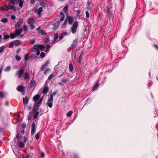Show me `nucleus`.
I'll return each instance as SVG.
<instances>
[{
	"label": "nucleus",
	"mask_w": 158,
	"mask_h": 158,
	"mask_svg": "<svg viewBox=\"0 0 158 158\" xmlns=\"http://www.w3.org/2000/svg\"><path fill=\"white\" fill-rule=\"evenodd\" d=\"M77 17L78 16H79V14L80 13V11L78 10H77Z\"/></svg>",
	"instance_id": "680f3d73"
},
{
	"label": "nucleus",
	"mask_w": 158,
	"mask_h": 158,
	"mask_svg": "<svg viewBox=\"0 0 158 158\" xmlns=\"http://www.w3.org/2000/svg\"><path fill=\"white\" fill-rule=\"evenodd\" d=\"M29 59H30V58L28 57V54H25L24 58L25 62H26Z\"/></svg>",
	"instance_id": "412c9836"
},
{
	"label": "nucleus",
	"mask_w": 158,
	"mask_h": 158,
	"mask_svg": "<svg viewBox=\"0 0 158 158\" xmlns=\"http://www.w3.org/2000/svg\"><path fill=\"white\" fill-rule=\"evenodd\" d=\"M24 2V0H17V4H19V7L22 8L23 6V4Z\"/></svg>",
	"instance_id": "ddd939ff"
},
{
	"label": "nucleus",
	"mask_w": 158,
	"mask_h": 158,
	"mask_svg": "<svg viewBox=\"0 0 158 158\" xmlns=\"http://www.w3.org/2000/svg\"><path fill=\"white\" fill-rule=\"evenodd\" d=\"M45 47V46L43 45H35L33 46V49H43Z\"/></svg>",
	"instance_id": "6e6552de"
},
{
	"label": "nucleus",
	"mask_w": 158,
	"mask_h": 158,
	"mask_svg": "<svg viewBox=\"0 0 158 158\" xmlns=\"http://www.w3.org/2000/svg\"><path fill=\"white\" fill-rule=\"evenodd\" d=\"M30 26L31 30H33L35 28V26L32 24L30 25Z\"/></svg>",
	"instance_id": "13d9d810"
},
{
	"label": "nucleus",
	"mask_w": 158,
	"mask_h": 158,
	"mask_svg": "<svg viewBox=\"0 0 158 158\" xmlns=\"http://www.w3.org/2000/svg\"><path fill=\"white\" fill-rule=\"evenodd\" d=\"M10 35H4L3 39L4 40L8 39L10 38Z\"/></svg>",
	"instance_id": "473e14b6"
},
{
	"label": "nucleus",
	"mask_w": 158,
	"mask_h": 158,
	"mask_svg": "<svg viewBox=\"0 0 158 158\" xmlns=\"http://www.w3.org/2000/svg\"><path fill=\"white\" fill-rule=\"evenodd\" d=\"M42 11V8L41 7H40L37 11V14L38 17H40L41 16V13Z\"/></svg>",
	"instance_id": "f3484780"
},
{
	"label": "nucleus",
	"mask_w": 158,
	"mask_h": 158,
	"mask_svg": "<svg viewBox=\"0 0 158 158\" xmlns=\"http://www.w3.org/2000/svg\"><path fill=\"white\" fill-rule=\"evenodd\" d=\"M40 5L42 6L43 7H45L47 6V4L43 2H40Z\"/></svg>",
	"instance_id": "c756f323"
},
{
	"label": "nucleus",
	"mask_w": 158,
	"mask_h": 158,
	"mask_svg": "<svg viewBox=\"0 0 158 158\" xmlns=\"http://www.w3.org/2000/svg\"><path fill=\"white\" fill-rule=\"evenodd\" d=\"M10 66H8L5 68V71H8L10 70Z\"/></svg>",
	"instance_id": "603ef678"
},
{
	"label": "nucleus",
	"mask_w": 158,
	"mask_h": 158,
	"mask_svg": "<svg viewBox=\"0 0 158 158\" xmlns=\"http://www.w3.org/2000/svg\"><path fill=\"white\" fill-rule=\"evenodd\" d=\"M4 47L3 45L0 47V53L4 50Z\"/></svg>",
	"instance_id": "49530a36"
},
{
	"label": "nucleus",
	"mask_w": 158,
	"mask_h": 158,
	"mask_svg": "<svg viewBox=\"0 0 158 158\" xmlns=\"http://www.w3.org/2000/svg\"><path fill=\"white\" fill-rule=\"evenodd\" d=\"M18 145L19 147L21 148H23L24 147L23 143L21 141H20L19 142Z\"/></svg>",
	"instance_id": "4be33fe9"
},
{
	"label": "nucleus",
	"mask_w": 158,
	"mask_h": 158,
	"mask_svg": "<svg viewBox=\"0 0 158 158\" xmlns=\"http://www.w3.org/2000/svg\"><path fill=\"white\" fill-rule=\"evenodd\" d=\"M37 110H34V108L33 110V112H34V114L33 116V119L34 120H35V119H36V118L37 117V115H38L39 112L37 110Z\"/></svg>",
	"instance_id": "9d476101"
},
{
	"label": "nucleus",
	"mask_w": 158,
	"mask_h": 158,
	"mask_svg": "<svg viewBox=\"0 0 158 158\" xmlns=\"http://www.w3.org/2000/svg\"><path fill=\"white\" fill-rule=\"evenodd\" d=\"M82 55H83V53H81V54L79 56V57L78 58V62L79 63H81Z\"/></svg>",
	"instance_id": "cd10ccee"
},
{
	"label": "nucleus",
	"mask_w": 158,
	"mask_h": 158,
	"mask_svg": "<svg viewBox=\"0 0 158 158\" xmlns=\"http://www.w3.org/2000/svg\"><path fill=\"white\" fill-rule=\"evenodd\" d=\"M73 112L72 111H69L66 114V115L67 116H70L72 114Z\"/></svg>",
	"instance_id": "58836bf2"
},
{
	"label": "nucleus",
	"mask_w": 158,
	"mask_h": 158,
	"mask_svg": "<svg viewBox=\"0 0 158 158\" xmlns=\"http://www.w3.org/2000/svg\"><path fill=\"white\" fill-rule=\"evenodd\" d=\"M43 98V97H42L40 99L38 102L35 103L34 104V110H37L38 109L39 107V105L41 104Z\"/></svg>",
	"instance_id": "20e7f679"
},
{
	"label": "nucleus",
	"mask_w": 158,
	"mask_h": 158,
	"mask_svg": "<svg viewBox=\"0 0 158 158\" xmlns=\"http://www.w3.org/2000/svg\"><path fill=\"white\" fill-rule=\"evenodd\" d=\"M53 102V99L52 98H49L47 100V105L50 108H51L52 106V102Z\"/></svg>",
	"instance_id": "0eeeda50"
},
{
	"label": "nucleus",
	"mask_w": 158,
	"mask_h": 158,
	"mask_svg": "<svg viewBox=\"0 0 158 158\" xmlns=\"http://www.w3.org/2000/svg\"><path fill=\"white\" fill-rule=\"evenodd\" d=\"M78 26V23L77 21H75L73 23L72 27L70 28V31L73 34L75 33Z\"/></svg>",
	"instance_id": "f257e3e1"
},
{
	"label": "nucleus",
	"mask_w": 158,
	"mask_h": 158,
	"mask_svg": "<svg viewBox=\"0 0 158 158\" xmlns=\"http://www.w3.org/2000/svg\"><path fill=\"white\" fill-rule=\"evenodd\" d=\"M46 67V66H45V65L44 64V65H43L41 68V71H42L45 68V67Z\"/></svg>",
	"instance_id": "6e6d98bb"
},
{
	"label": "nucleus",
	"mask_w": 158,
	"mask_h": 158,
	"mask_svg": "<svg viewBox=\"0 0 158 158\" xmlns=\"http://www.w3.org/2000/svg\"><path fill=\"white\" fill-rule=\"evenodd\" d=\"M3 69V66H2L0 68V75L1 74Z\"/></svg>",
	"instance_id": "e2e57ef3"
},
{
	"label": "nucleus",
	"mask_w": 158,
	"mask_h": 158,
	"mask_svg": "<svg viewBox=\"0 0 158 158\" xmlns=\"http://www.w3.org/2000/svg\"><path fill=\"white\" fill-rule=\"evenodd\" d=\"M30 76L28 72H25L23 74V77L25 80H29L30 78Z\"/></svg>",
	"instance_id": "1a4fd4ad"
},
{
	"label": "nucleus",
	"mask_w": 158,
	"mask_h": 158,
	"mask_svg": "<svg viewBox=\"0 0 158 158\" xmlns=\"http://www.w3.org/2000/svg\"><path fill=\"white\" fill-rule=\"evenodd\" d=\"M68 5H66L63 8V10L65 12L68 11Z\"/></svg>",
	"instance_id": "f704fd0d"
},
{
	"label": "nucleus",
	"mask_w": 158,
	"mask_h": 158,
	"mask_svg": "<svg viewBox=\"0 0 158 158\" xmlns=\"http://www.w3.org/2000/svg\"><path fill=\"white\" fill-rule=\"evenodd\" d=\"M34 50H36V54L37 55H39L40 54V51L39 49H33ZM34 52H35V50L34 51Z\"/></svg>",
	"instance_id": "09e8293b"
},
{
	"label": "nucleus",
	"mask_w": 158,
	"mask_h": 158,
	"mask_svg": "<svg viewBox=\"0 0 158 158\" xmlns=\"http://www.w3.org/2000/svg\"><path fill=\"white\" fill-rule=\"evenodd\" d=\"M39 135L38 134H36L35 136V138L36 139H39Z\"/></svg>",
	"instance_id": "bf43d9fd"
},
{
	"label": "nucleus",
	"mask_w": 158,
	"mask_h": 158,
	"mask_svg": "<svg viewBox=\"0 0 158 158\" xmlns=\"http://www.w3.org/2000/svg\"><path fill=\"white\" fill-rule=\"evenodd\" d=\"M23 18H20L19 19V22H18V23H19L20 25H21L23 24Z\"/></svg>",
	"instance_id": "79ce46f5"
},
{
	"label": "nucleus",
	"mask_w": 158,
	"mask_h": 158,
	"mask_svg": "<svg viewBox=\"0 0 158 158\" xmlns=\"http://www.w3.org/2000/svg\"><path fill=\"white\" fill-rule=\"evenodd\" d=\"M106 11L107 14L110 15H112V12L109 9V8L107 6L106 7Z\"/></svg>",
	"instance_id": "c85d7f7f"
},
{
	"label": "nucleus",
	"mask_w": 158,
	"mask_h": 158,
	"mask_svg": "<svg viewBox=\"0 0 158 158\" xmlns=\"http://www.w3.org/2000/svg\"><path fill=\"white\" fill-rule=\"evenodd\" d=\"M40 56L42 57L43 58L45 56V53L44 52H42L40 54Z\"/></svg>",
	"instance_id": "4d7b16f0"
},
{
	"label": "nucleus",
	"mask_w": 158,
	"mask_h": 158,
	"mask_svg": "<svg viewBox=\"0 0 158 158\" xmlns=\"http://www.w3.org/2000/svg\"><path fill=\"white\" fill-rule=\"evenodd\" d=\"M36 81L35 80H31L29 84V85L30 88H33L35 86Z\"/></svg>",
	"instance_id": "f8f14e48"
},
{
	"label": "nucleus",
	"mask_w": 158,
	"mask_h": 158,
	"mask_svg": "<svg viewBox=\"0 0 158 158\" xmlns=\"http://www.w3.org/2000/svg\"><path fill=\"white\" fill-rule=\"evenodd\" d=\"M23 29L24 31H27L28 30V28L27 27L26 25H23Z\"/></svg>",
	"instance_id": "a18cd8bd"
},
{
	"label": "nucleus",
	"mask_w": 158,
	"mask_h": 158,
	"mask_svg": "<svg viewBox=\"0 0 158 158\" xmlns=\"http://www.w3.org/2000/svg\"><path fill=\"white\" fill-rule=\"evenodd\" d=\"M21 25L19 23H17L15 25V29L19 28L20 27Z\"/></svg>",
	"instance_id": "e433bc0d"
},
{
	"label": "nucleus",
	"mask_w": 158,
	"mask_h": 158,
	"mask_svg": "<svg viewBox=\"0 0 158 158\" xmlns=\"http://www.w3.org/2000/svg\"><path fill=\"white\" fill-rule=\"evenodd\" d=\"M57 93V91H55L53 94H50V98H52V99H53V97Z\"/></svg>",
	"instance_id": "37998d69"
},
{
	"label": "nucleus",
	"mask_w": 158,
	"mask_h": 158,
	"mask_svg": "<svg viewBox=\"0 0 158 158\" xmlns=\"http://www.w3.org/2000/svg\"><path fill=\"white\" fill-rule=\"evenodd\" d=\"M8 19L6 18H4L1 19V21L3 23H6L7 22Z\"/></svg>",
	"instance_id": "ea45409f"
},
{
	"label": "nucleus",
	"mask_w": 158,
	"mask_h": 158,
	"mask_svg": "<svg viewBox=\"0 0 158 158\" xmlns=\"http://www.w3.org/2000/svg\"><path fill=\"white\" fill-rule=\"evenodd\" d=\"M40 96L39 95L37 94L34 96L33 98V100L35 102H36L40 98Z\"/></svg>",
	"instance_id": "a211bd4d"
},
{
	"label": "nucleus",
	"mask_w": 158,
	"mask_h": 158,
	"mask_svg": "<svg viewBox=\"0 0 158 158\" xmlns=\"http://www.w3.org/2000/svg\"><path fill=\"white\" fill-rule=\"evenodd\" d=\"M14 45V41L11 42L9 44V48H11L13 47Z\"/></svg>",
	"instance_id": "72a5a7b5"
},
{
	"label": "nucleus",
	"mask_w": 158,
	"mask_h": 158,
	"mask_svg": "<svg viewBox=\"0 0 158 158\" xmlns=\"http://www.w3.org/2000/svg\"><path fill=\"white\" fill-rule=\"evenodd\" d=\"M35 21V19L32 18H29L27 20V23L29 25L33 24Z\"/></svg>",
	"instance_id": "9b49d317"
},
{
	"label": "nucleus",
	"mask_w": 158,
	"mask_h": 158,
	"mask_svg": "<svg viewBox=\"0 0 158 158\" xmlns=\"http://www.w3.org/2000/svg\"><path fill=\"white\" fill-rule=\"evenodd\" d=\"M48 90V86H44V88L42 90V93L44 94V95L46 94Z\"/></svg>",
	"instance_id": "4468645a"
},
{
	"label": "nucleus",
	"mask_w": 158,
	"mask_h": 158,
	"mask_svg": "<svg viewBox=\"0 0 158 158\" xmlns=\"http://www.w3.org/2000/svg\"><path fill=\"white\" fill-rule=\"evenodd\" d=\"M4 7L6 9V10L9 9L13 10L14 11H16V8L14 6V5L5 6Z\"/></svg>",
	"instance_id": "39448f33"
},
{
	"label": "nucleus",
	"mask_w": 158,
	"mask_h": 158,
	"mask_svg": "<svg viewBox=\"0 0 158 158\" xmlns=\"http://www.w3.org/2000/svg\"><path fill=\"white\" fill-rule=\"evenodd\" d=\"M39 33H40L41 35H46V33L43 30H41L40 31Z\"/></svg>",
	"instance_id": "4c0bfd02"
},
{
	"label": "nucleus",
	"mask_w": 158,
	"mask_h": 158,
	"mask_svg": "<svg viewBox=\"0 0 158 158\" xmlns=\"http://www.w3.org/2000/svg\"><path fill=\"white\" fill-rule=\"evenodd\" d=\"M50 63L49 60H48L46 62V63L44 64L46 67Z\"/></svg>",
	"instance_id": "338daca9"
},
{
	"label": "nucleus",
	"mask_w": 158,
	"mask_h": 158,
	"mask_svg": "<svg viewBox=\"0 0 158 158\" xmlns=\"http://www.w3.org/2000/svg\"><path fill=\"white\" fill-rule=\"evenodd\" d=\"M67 21L66 19H65L64 20L63 25L64 26H65L67 23Z\"/></svg>",
	"instance_id": "774afa93"
},
{
	"label": "nucleus",
	"mask_w": 158,
	"mask_h": 158,
	"mask_svg": "<svg viewBox=\"0 0 158 158\" xmlns=\"http://www.w3.org/2000/svg\"><path fill=\"white\" fill-rule=\"evenodd\" d=\"M14 45L15 46H18L20 44H21L22 43V41H21L16 40H15L14 41Z\"/></svg>",
	"instance_id": "dca6fc26"
},
{
	"label": "nucleus",
	"mask_w": 158,
	"mask_h": 158,
	"mask_svg": "<svg viewBox=\"0 0 158 158\" xmlns=\"http://www.w3.org/2000/svg\"><path fill=\"white\" fill-rule=\"evenodd\" d=\"M11 19L14 20L15 19L16 17L14 15H13L11 16Z\"/></svg>",
	"instance_id": "0e129e2a"
},
{
	"label": "nucleus",
	"mask_w": 158,
	"mask_h": 158,
	"mask_svg": "<svg viewBox=\"0 0 158 158\" xmlns=\"http://www.w3.org/2000/svg\"><path fill=\"white\" fill-rule=\"evenodd\" d=\"M4 95V94L2 92L0 91V98H3Z\"/></svg>",
	"instance_id": "864d4df0"
},
{
	"label": "nucleus",
	"mask_w": 158,
	"mask_h": 158,
	"mask_svg": "<svg viewBox=\"0 0 158 158\" xmlns=\"http://www.w3.org/2000/svg\"><path fill=\"white\" fill-rule=\"evenodd\" d=\"M29 100V98L27 96L25 98H23V103L24 104H25V105L27 104L28 103Z\"/></svg>",
	"instance_id": "2eb2a0df"
},
{
	"label": "nucleus",
	"mask_w": 158,
	"mask_h": 158,
	"mask_svg": "<svg viewBox=\"0 0 158 158\" xmlns=\"http://www.w3.org/2000/svg\"><path fill=\"white\" fill-rule=\"evenodd\" d=\"M98 82H97L96 84H95V85L94 86L93 88V91L95 90L98 87Z\"/></svg>",
	"instance_id": "7c9ffc66"
},
{
	"label": "nucleus",
	"mask_w": 158,
	"mask_h": 158,
	"mask_svg": "<svg viewBox=\"0 0 158 158\" xmlns=\"http://www.w3.org/2000/svg\"><path fill=\"white\" fill-rule=\"evenodd\" d=\"M10 36L11 39H13L15 38L17 36L15 33H11L10 34Z\"/></svg>",
	"instance_id": "5701e85b"
},
{
	"label": "nucleus",
	"mask_w": 158,
	"mask_h": 158,
	"mask_svg": "<svg viewBox=\"0 0 158 158\" xmlns=\"http://www.w3.org/2000/svg\"><path fill=\"white\" fill-rule=\"evenodd\" d=\"M24 71V69H20L19 70L17 71L16 75L18 76V78H20L21 77L23 74V73Z\"/></svg>",
	"instance_id": "7ed1b4c3"
},
{
	"label": "nucleus",
	"mask_w": 158,
	"mask_h": 158,
	"mask_svg": "<svg viewBox=\"0 0 158 158\" xmlns=\"http://www.w3.org/2000/svg\"><path fill=\"white\" fill-rule=\"evenodd\" d=\"M5 6H4L2 7H0V10H1L2 11H3L4 10H6V9L5 8Z\"/></svg>",
	"instance_id": "5fc2aeb1"
},
{
	"label": "nucleus",
	"mask_w": 158,
	"mask_h": 158,
	"mask_svg": "<svg viewBox=\"0 0 158 158\" xmlns=\"http://www.w3.org/2000/svg\"><path fill=\"white\" fill-rule=\"evenodd\" d=\"M60 23V21H59L56 23V25H54V26L52 27L53 30H56L57 28L58 27Z\"/></svg>",
	"instance_id": "aec40b11"
},
{
	"label": "nucleus",
	"mask_w": 158,
	"mask_h": 158,
	"mask_svg": "<svg viewBox=\"0 0 158 158\" xmlns=\"http://www.w3.org/2000/svg\"><path fill=\"white\" fill-rule=\"evenodd\" d=\"M68 34V33L67 32H64L63 33H62L60 36H59V39L60 40H61L64 37V36L65 35H67Z\"/></svg>",
	"instance_id": "6ab92c4d"
},
{
	"label": "nucleus",
	"mask_w": 158,
	"mask_h": 158,
	"mask_svg": "<svg viewBox=\"0 0 158 158\" xmlns=\"http://www.w3.org/2000/svg\"><path fill=\"white\" fill-rule=\"evenodd\" d=\"M26 127V124L25 123H23L22 125V128L23 129H25Z\"/></svg>",
	"instance_id": "a19ab883"
},
{
	"label": "nucleus",
	"mask_w": 158,
	"mask_h": 158,
	"mask_svg": "<svg viewBox=\"0 0 158 158\" xmlns=\"http://www.w3.org/2000/svg\"><path fill=\"white\" fill-rule=\"evenodd\" d=\"M58 38V34L57 33H55L54 35V40L55 41Z\"/></svg>",
	"instance_id": "c9c22d12"
},
{
	"label": "nucleus",
	"mask_w": 158,
	"mask_h": 158,
	"mask_svg": "<svg viewBox=\"0 0 158 158\" xmlns=\"http://www.w3.org/2000/svg\"><path fill=\"white\" fill-rule=\"evenodd\" d=\"M86 16L87 18H88L89 16V12L88 11H86L85 12Z\"/></svg>",
	"instance_id": "8fccbe9b"
},
{
	"label": "nucleus",
	"mask_w": 158,
	"mask_h": 158,
	"mask_svg": "<svg viewBox=\"0 0 158 158\" xmlns=\"http://www.w3.org/2000/svg\"><path fill=\"white\" fill-rule=\"evenodd\" d=\"M69 70L70 72H72L73 70V64H69Z\"/></svg>",
	"instance_id": "b1692460"
},
{
	"label": "nucleus",
	"mask_w": 158,
	"mask_h": 158,
	"mask_svg": "<svg viewBox=\"0 0 158 158\" xmlns=\"http://www.w3.org/2000/svg\"><path fill=\"white\" fill-rule=\"evenodd\" d=\"M66 19L68 22L69 25H72L73 21V18L69 15H68L66 17Z\"/></svg>",
	"instance_id": "423d86ee"
},
{
	"label": "nucleus",
	"mask_w": 158,
	"mask_h": 158,
	"mask_svg": "<svg viewBox=\"0 0 158 158\" xmlns=\"http://www.w3.org/2000/svg\"><path fill=\"white\" fill-rule=\"evenodd\" d=\"M25 89V86L21 85L17 87V90L18 91L21 92L23 95H24Z\"/></svg>",
	"instance_id": "f03ea898"
},
{
	"label": "nucleus",
	"mask_w": 158,
	"mask_h": 158,
	"mask_svg": "<svg viewBox=\"0 0 158 158\" xmlns=\"http://www.w3.org/2000/svg\"><path fill=\"white\" fill-rule=\"evenodd\" d=\"M37 58V56L35 55H33L30 57V59L33 61Z\"/></svg>",
	"instance_id": "bb28decb"
},
{
	"label": "nucleus",
	"mask_w": 158,
	"mask_h": 158,
	"mask_svg": "<svg viewBox=\"0 0 158 158\" xmlns=\"http://www.w3.org/2000/svg\"><path fill=\"white\" fill-rule=\"evenodd\" d=\"M54 77V75L53 74H50L48 77L47 80H50Z\"/></svg>",
	"instance_id": "a878e982"
},
{
	"label": "nucleus",
	"mask_w": 158,
	"mask_h": 158,
	"mask_svg": "<svg viewBox=\"0 0 158 158\" xmlns=\"http://www.w3.org/2000/svg\"><path fill=\"white\" fill-rule=\"evenodd\" d=\"M50 71V69H47L45 71H44V73L45 74H46L49 71Z\"/></svg>",
	"instance_id": "052dcab7"
},
{
	"label": "nucleus",
	"mask_w": 158,
	"mask_h": 158,
	"mask_svg": "<svg viewBox=\"0 0 158 158\" xmlns=\"http://www.w3.org/2000/svg\"><path fill=\"white\" fill-rule=\"evenodd\" d=\"M31 128H35V123H33L32 124Z\"/></svg>",
	"instance_id": "69168bd1"
},
{
	"label": "nucleus",
	"mask_w": 158,
	"mask_h": 158,
	"mask_svg": "<svg viewBox=\"0 0 158 158\" xmlns=\"http://www.w3.org/2000/svg\"><path fill=\"white\" fill-rule=\"evenodd\" d=\"M35 129L33 128H31V135H33L35 133Z\"/></svg>",
	"instance_id": "3c124183"
},
{
	"label": "nucleus",
	"mask_w": 158,
	"mask_h": 158,
	"mask_svg": "<svg viewBox=\"0 0 158 158\" xmlns=\"http://www.w3.org/2000/svg\"><path fill=\"white\" fill-rule=\"evenodd\" d=\"M35 42V40L34 39L31 40L30 41V43L31 44H33Z\"/></svg>",
	"instance_id": "de8ad7c7"
},
{
	"label": "nucleus",
	"mask_w": 158,
	"mask_h": 158,
	"mask_svg": "<svg viewBox=\"0 0 158 158\" xmlns=\"http://www.w3.org/2000/svg\"><path fill=\"white\" fill-rule=\"evenodd\" d=\"M17 0H9V2L13 4V5H14V4H17Z\"/></svg>",
	"instance_id": "2f4dec72"
},
{
	"label": "nucleus",
	"mask_w": 158,
	"mask_h": 158,
	"mask_svg": "<svg viewBox=\"0 0 158 158\" xmlns=\"http://www.w3.org/2000/svg\"><path fill=\"white\" fill-rule=\"evenodd\" d=\"M15 34L17 36H18L20 34V33L18 31V29H15V31L14 32Z\"/></svg>",
	"instance_id": "393cba45"
},
{
	"label": "nucleus",
	"mask_w": 158,
	"mask_h": 158,
	"mask_svg": "<svg viewBox=\"0 0 158 158\" xmlns=\"http://www.w3.org/2000/svg\"><path fill=\"white\" fill-rule=\"evenodd\" d=\"M15 58L17 61H19L21 60V58L18 55H16V56Z\"/></svg>",
	"instance_id": "c03bdc74"
}]
</instances>
